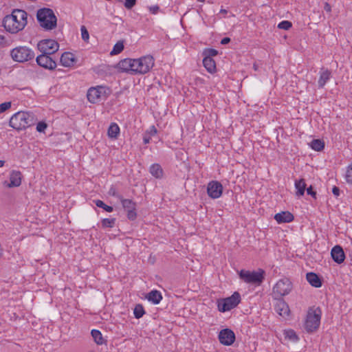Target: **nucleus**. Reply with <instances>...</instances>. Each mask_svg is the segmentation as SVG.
<instances>
[{
	"mask_svg": "<svg viewBox=\"0 0 352 352\" xmlns=\"http://www.w3.org/2000/svg\"><path fill=\"white\" fill-rule=\"evenodd\" d=\"M155 65V59L151 55L138 58H124L118 62L116 69L121 72L132 74H145Z\"/></svg>",
	"mask_w": 352,
	"mask_h": 352,
	"instance_id": "f257e3e1",
	"label": "nucleus"
},
{
	"mask_svg": "<svg viewBox=\"0 0 352 352\" xmlns=\"http://www.w3.org/2000/svg\"><path fill=\"white\" fill-rule=\"evenodd\" d=\"M27 16L26 12L23 10H14L10 14L4 17L3 25L7 32L16 34L27 25Z\"/></svg>",
	"mask_w": 352,
	"mask_h": 352,
	"instance_id": "f03ea898",
	"label": "nucleus"
},
{
	"mask_svg": "<svg viewBox=\"0 0 352 352\" xmlns=\"http://www.w3.org/2000/svg\"><path fill=\"white\" fill-rule=\"evenodd\" d=\"M37 20L40 25L46 30H52L56 27L57 19L50 8H41L37 11Z\"/></svg>",
	"mask_w": 352,
	"mask_h": 352,
	"instance_id": "7ed1b4c3",
	"label": "nucleus"
},
{
	"mask_svg": "<svg viewBox=\"0 0 352 352\" xmlns=\"http://www.w3.org/2000/svg\"><path fill=\"white\" fill-rule=\"evenodd\" d=\"M33 115L25 111H19L16 113L10 120V126L18 131L24 129L33 124Z\"/></svg>",
	"mask_w": 352,
	"mask_h": 352,
	"instance_id": "20e7f679",
	"label": "nucleus"
},
{
	"mask_svg": "<svg viewBox=\"0 0 352 352\" xmlns=\"http://www.w3.org/2000/svg\"><path fill=\"white\" fill-rule=\"evenodd\" d=\"M321 310L319 307L309 308L304 323V328L307 333L316 331L320 323Z\"/></svg>",
	"mask_w": 352,
	"mask_h": 352,
	"instance_id": "39448f33",
	"label": "nucleus"
},
{
	"mask_svg": "<svg viewBox=\"0 0 352 352\" xmlns=\"http://www.w3.org/2000/svg\"><path fill=\"white\" fill-rule=\"evenodd\" d=\"M10 56L14 61L24 63L33 59L35 54L30 48L19 46L11 50Z\"/></svg>",
	"mask_w": 352,
	"mask_h": 352,
	"instance_id": "423d86ee",
	"label": "nucleus"
},
{
	"mask_svg": "<svg viewBox=\"0 0 352 352\" xmlns=\"http://www.w3.org/2000/svg\"><path fill=\"white\" fill-rule=\"evenodd\" d=\"M110 90L105 86H96L88 89L87 100L91 103H97L104 100L109 95Z\"/></svg>",
	"mask_w": 352,
	"mask_h": 352,
	"instance_id": "0eeeda50",
	"label": "nucleus"
},
{
	"mask_svg": "<svg viewBox=\"0 0 352 352\" xmlns=\"http://www.w3.org/2000/svg\"><path fill=\"white\" fill-rule=\"evenodd\" d=\"M241 301L238 292H234L231 296L217 300V308L220 312H226L236 307Z\"/></svg>",
	"mask_w": 352,
	"mask_h": 352,
	"instance_id": "6e6552de",
	"label": "nucleus"
},
{
	"mask_svg": "<svg viewBox=\"0 0 352 352\" xmlns=\"http://www.w3.org/2000/svg\"><path fill=\"white\" fill-rule=\"evenodd\" d=\"M264 273L261 269L253 272L242 270L239 275L240 278L247 283L260 285L264 279Z\"/></svg>",
	"mask_w": 352,
	"mask_h": 352,
	"instance_id": "1a4fd4ad",
	"label": "nucleus"
},
{
	"mask_svg": "<svg viewBox=\"0 0 352 352\" xmlns=\"http://www.w3.org/2000/svg\"><path fill=\"white\" fill-rule=\"evenodd\" d=\"M292 289V285L289 279L279 280L273 287V294L276 298L287 295Z\"/></svg>",
	"mask_w": 352,
	"mask_h": 352,
	"instance_id": "9d476101",
	"label": "nucleus"
},
{
	"mask_svg": "<svg viewBox=\"0 0 352 352\" xmlns=\"http://www.w3.org/2000/svg\"><path fill=\"white\" fill-rule=\"evenodd\" d=\"M37 47L41 53L53 54L58 50L59 44L53 39H44L38 42Z\"/></svg>",
	"mask_w": 352,
	"mask_h": 352,
	"instance_id": "9b49d317",
	"label": "nucleus"
},
{
	"mask_svg": "<svg viewBox=\"0 0 352 352\" xmlns=\"http://www.w3.org/2000/svg\"><path fill=\"white\" fill-rule=\"evenodd\" d=\"M49 55L42 53L36 57V63L43 68L53 70L56 67V63Z\"/></svg>",
	"mask_w": 352,
	"mask_h": 352,
	"instance_id": "f8f14e48",
	"label": "nucleus"
},
{
	"mask_svg": "<svg viewBox=\"0 0 352 352\" xmlns=\"http://www.w3.org/2000/svg\"><path fill=\"white\" fill-rule=\"evenodd\" d=\"M219 340L221 344L230 346L235 341V334L231 329H224L219 332Z\"/></svg>",
	"mask_w": 352,
	"mask_h": 352,
	"instance_id": "ddd939ff",
	"label": "nucleus"
},
{
	"mask_svg": "<svg viewBox=\"0 0 352 352\" xmlns=\"http://www.w3.org/2000/svg\"><path fill=\"white\" fill-rule=\"evenodd\" d=\"M207 192L212 199H217L221 197L223 192V186L220 182L217 181L210 182L208 184Z\"/></svg>",
	"mask_w": 352,
	"mask_h": 352,
	"instance_id": "4468645a",
	"label": "nucleus"
},
{
	"mask_svg": "<svg viewBox=\"0 0 352 352\" xmlns=\"http://www.w3.org/2000/svg\"><path fill=\"white\" fill-rule=\"evenodd\" d=\"M121 202L123 208L127 212L128 219L130 220H134L137 217L135 212V203L131 199L122 198L121 199Z\"/></svg>",
	"mask_w": 352,
	"mask_h": 352,
	"instance_id": "2eb2a0df",
	"label": "nucleus"
},
{
	"mask_svg": "<svg viewBox=\"0 0 352 352\" xmlns=\"http://www.w3.org/2000/svg\"><path fill=\"white\" fill-rule=\"evenodd\" d=\"M21 177L20 171L12 170L10 175V182H4L3 185L8 188L18 187L21 184Z\"/></svg>",
	"mask_w": 352,
	"mask_h": 352,
	"instance_id": "dca6fc26",
	"label": "nucleus"
},
{
	"mask_svg": "<svg viewBox=\"0 0 352 352\" xmlns=\"http://www.w3.org/2000/svg\"><path fill=\"white\" fill-rule=\"evenodd\" d=\"M331 255L333 260L338 264L343 263L345 259L344 250L342 248L338 245L332 248Z\"/></svg>",
	"mask_w": 352,
	"mask_h": 352,
	"instance_id": "f3484780",
	"label": "nucleus"
},
{
	"mask_svg": "<svg viewBox=\"0 0 352 352\" xmlns=\"http://www.w3.org/2000/svg\"><path fill=\"white\" fill-rule=\"evenodd\" d=\"M60 61L63 66L71 67L74 65L76 62V59L74 54L66 52L61 55Z\"/></svg>",
	"mask_w": 352,
	"mask_h": 352,
	"instance_id": "a211bd4d",
	"label": "nucleus"
},
{
	"mask_svg": "<svg viewBox=\"0 0 352 352\" xmlns=\"http://www.w3.org/2000/svg\"><path fill=\"white\" fill-rule=\"evenodd\" d=\"M294 219V215L289 211H282L274 215V219L278 223H289Z\"/></svg>",
	"mask_w": 352,
	"mask_h": 352,
	"instance_id": "6ab92c4d",
	"label": "nucleus"
},
{
	"mask_svg": "<svg viewBox=\"0 0 352 352\" xmlns=\"http://www.w3.org/2000/svg\"><path fill=\"white\" fill-rule=\"evenodd\" d=\"M275 311L278 315L284 318L289 316L290 312L288 305L283 300H280L276 302Z\"/></svg>",
	"mask_w": 352,
	"mask_h": 352,
	"instance_id": "aec40b11",
	"label": "nucleus"
},
{
	"mask_svg": "<svg viewBox=\"0 0 352 352\" xmlns=\"http://www.w3.org/2000/svg\"><path fill=\"white\" fill-rule=\"evenodd\" d=\"M203 64L206 69L210 74H214L217 71L215 61L209 56H206L203 60Z\"/></svg>",
	"mask_w": 352,
	"mask_h": 352,
	"instance_id": "412c9836",
	"label": "nucleus"
},
{
	"mask_svg": "<svg viewBox=\"0 0 352 352\" xmlns=\"http://www.w3.org/2000/svg\"><path fill=\"white\" fill-rule=\"evenodd\" d=\"M306 278L309 284L315 287H320L322 282L318 276L313 272H309L306 275Z\"/></svg>",
	"mask_w": 352,
	"mask_h": 352,
	"instance_id": "4be33fe9",
	"label": "nucleus"
},
{
	"mask_svg": "<svg viewBox=\"0 0 352 352\" xmlns=\"http://www.w3.org/2000/svg\"><path fill=\"white\" fill-rule=\"evenodd\" d=\"M285 339L293 343L299 341L300 338L296 334V331L293 329H285L283 331Z\"/></svg>",
	"mask_w": 352,
	"mask_h": 352,
	"instance_id": "5701e85b",
	"label": "nucleus"
},
{
	"mask_svg": "<svg viewBox=\"0 0 352 352\" xmlns=\"http://www.w3.org/2000/svg\"><path fill=\"white\" fill-rule=\"evenodd\" d=\"M120 134V127L116 123H111L108 128L107 135L109 138L117 139Z\"/></svg>",
	"mask_w": 352,
	"mask_h": 352,
	"instance_id": "b1692460",
	"label": "nucleus"
},
{
	"mask_svg": "<svg viewBox=\"0 0 352 352\" xmlns=\"http://www.w3.org/2000/svg\"><path fill=\"white\" fill-rule=\"evenodd\" d=\"M147 299L154 304H158L162 299V294L157 290H152L146 296Z\"/></svg>",
	"mask_w": 352,
	"mask_h": 352,
	"instance_id": "393cba45",
	"label": "nucleus"
},
{
	"mask_svg": "<svg viewBox=\"0 0 352 352\" xmlns=\"http://www.w3.org/2000/svg\"><path fill=\"white\" fill-rule=\"evenodd\" d=\"M331 76V72L328 69L322 70L320 72V76L318 80V85L323 87Z\"/></svg>",
	"mask_w": 352,
	"mask_h": 352,
	"instance_id": "a878e982",
	"label": "nucleus"
},
{
	"mask_svg": "<svg viewBox=\"0 0 352 352\" xmlns=\"http://www.w3.org/2000/svg\"><path fill=\"white\" fill-rule=\"evenodd\" d=\"M150 173L156 178H161L163 176V170L158 164H154L150 167Z\"/></svg>",
	"mask_w": 352,
	"mask_h": 352,
	"instance_id": "bb28decb",
	"label": "nucleus"
},
{
	"mask_svg": "<svg viewBox=\"0 0 352 352\" xmlns=\"http://www.w3.org/2000/svg\"><path fill=\"white\" fill-rule=\"evenodd\" d=\"M295 187L297 190L296 195L298 196L303 195L306 188V184L305 180L303 179H300L298 181H296Z\"/></svg>",
	"mask_w": 352,
	"mask_h": 352,
	"instance_id": "cd10ccee",
	"label": "nucleus"
},
{
	"mask_svg": "<svg viewBox=\"0 0 352 352\" xmlns=\"http://www.w3.org/2000/svg\"><path fill=\"white\" fill-rule=\"evenodd\" d=\"M312 149L316 151H322L324 147V143L320 140H314L310 143Z\"/></svg>",
	"mask_w": 352,
	"mask_h": 352,
	"instance_id": "c85d7f7f",
	"label": "nucleus"
},
{
	"mask_svg": "<svg viewBox=\"0 0 352 352\" xmlns=\"http://www.w3.org/2000/svg\"><path fill=\"white\" fill-rule=\"evenodd\" d=\"M91 336L97 344L103 343V338L100 331L94 329L91 331Z\"/></svg>",
	"mask_w": 352,
	"mask_h": 352,
	"instance_id": "c756f323",
	"label": "nucleus"
},
{
	"mask_svg": "<svg viewBox=\"0 0 352 352\" xmlns=\"http://www.w3.org/2000/svg\"><path fill=\"white\" fill-rule=\"evenodd\" d=\"M124 50V43L122 41H118L115 44L112 51L111 52V55H116L120 54Z\"/></svg>",
	"mask_w": 352,
	"mask_h": 352,
	"instance_id": "7c9ffc66",
	"label": "nucleus"
},
{
	"mask_svg": "<svg viewBox=\"0 0 352 352\" xmlns=\"http://www.w3.org/2000/svg\"><path fill=\"white\" fill-rule=\"evenodd\" d=\"M134 316L136 318H140L145 314L144 307L142 305H137L133 311Z\"/></svg>",
	"mask_w": 352,
	"mask_h": 352,
	"instance_id": "2f4dec72",
	"label": "nucleus"
},
{
	"mask_svg": "<svg viewBox=\"0 0 352 352\" xmlns=\"http://www.w3.org/2000/svg\"><path fill=\"white\" fill-rule=\"evenodd\" d=\"M345 180L348 184H352V162L346 168Z\"/></svg>",
	"mask_w": 352,
	"mask_h": 352,
	"instance_id": "473e14b6",
	"label": "nucleus"
},
{
	"mask_svg": "<svg viewBox=\"0 0 352 352\" xmlns=\"http://www.w3.org/2000/svg\"><path fill=\"white\" fill-rule=\"evenodd\" d=\"M94 202L98 207L103 208L104 210H106L108 212H111L113 211V208L111 206L106 205L101 200L98 199V200L94 201Z\"/></svg>",
	"mask_w": 352,
	"mask_h": 352,
	"instance_id": "72a5a7b5",
	"label": "nucleus"
},
{
	"mask_svg": "<svg viewBox=\"0 0 352 352\" xmlns=\"http://www.w3.org/2000/svg\"><path fill=\"white\" fill-rule=\"evenodd\" d=\"M116 219H104L102 221V226L103 228H113L115 224Z\"/></svg>",
	"mask_w": 352,
	"mask_h": 352,
	"instance_id": "f704fd0d",
	"label": "nucleus"
},
{
	"mask_svg": "<svg viewBox=\"0 0 352 352\" xmlns=\"http://www.w3.org/2000/svg\"><path fill=\"white\" fill-rule=\"evenodd\" d=\"M292 23L288 21H281L278 25V28L279 29L287 30L292 27Z\"/></svg>",
	"mask_w": 352,
	"mask_h": 352,
	"instance_id": "c9c22d12",
	"label": "nucleus"
},
{
	"mask_svg": "<svg viewBox=\"0 0 352 352\" xmlns=\"http://www.w3.org/2000/svg\"><path fill=\"white\" fill-rule=\"evenodd\" d=\"M80 30H81V36H82V38L85 41H89V32L87 30V28L85 27V26H82L81 28H80Z\"/></svg>",
	"mask_w": 352,
	"mask_h": 352,
	"instance_id": "e433bc0d",
	"label": "nucleus"
},
{
	"mask_svg": "<svg viewBox=\"0 0 352 352\" xmlns=\"http://www.w3.org/2000/svg\"><path fill=\"white\" fill-rule=\"evenodd\" d=\"M47 124L45 122H39L36 125V131L38 132H44L47 129Z\"/></svg>",
	"mask_w": 352,
	"mask_h": 352,
	"instance_id": "4c0bfd02",
	"label": "nucleus"
},
{
	"mask_svg": "<svg viewBox=\"0 0 352 352\" xmlns=\"http://www.w3.org/2000/svg\"><path fill=\"white\" fill-rule=\"evenodd\" d=\"M11 107L10 102H6L0 104V113L6 111Z\"/></svg>",
	"mask_w": 352,
	"mask_h": 352,
	"instance_id": "58836bf2",
	"label": "nucleus"
},
{
	"mask_svg": "<svg viewBox=\"0 0 352 352\" xmlns=\"http://www.w3.org/2000/svg\"><path fill=\"white\" fill-rule=\"evenodd\" d=\"M157 129L155 127V126H151L146 131V134H147L148 135L152 137V136H154L157 134Z\"/></svg>",
	"mask_w": 352,
	"mask_h": 352,
	"instance_id": "ea45409f",
	"label": "nucleus"
},
{
	"mask_svg": "<svg viewBox=\"0 0 352 352\" xmlns=\"http://www.w3.org/2000/svg\"><path fill=\"white\" fill-rule=\"evenodd\" d=\"M136 3V0H125L124 6L126 9H131Z\"/></svg>",
	"mask_w": 352,
	"mask_h": 352,
	"instance_id": "a19ab883",
	"label": "nucleus"
},
{
	"mask_svg": "<svg viewBox=\"0 0 352 352\" xmlns=\"http://www.w3.org/2000/svg\"><path fill=\"white\" fill-rule=\"evenodd\" d=\"M204 53L206 55V56L212 58V56H215L217 54V51L214 49H208L204 52Z\"/></svg>",
	"mask_w": 352,
	"mask_h": 352,
	"instance_id": "79ce46f5",
	"label": "nucleus"
},
{
	"mask_svg": "<svg viewBox=\"0 0 352 352\" xmlns=\"http://www.w3.org/2000/svg\"><path fill=\"white\" fill-rule=\"evenodd\" d=\"M159 9H160L159 6H153L149 7L150 12L154 14L157 13Z\"/></svg>",
	"mask_w": 352,
	"mask_h": 352,
	"instance_id": "37998d69",
	"label": "nucleus"
},
{
	"mask_svg": "<svg viewBox=\"0 0 352 352\" xmlns=\"http://www.w3.org/2000/svg\"><path fill=\"white\" fill-rule=\"evenodd\" d=\"M307 192L308 195H310L312 197H316V193L315 191L313 190V188L311 186H309V188H307Z\"/></svg>",
	"mask_w": 352,
	"mask_h": 352,
	"instance_id": "c03bdc74",
	"label": "nucleus"
},
{
	"mask_svg": "<svg viewBox=\"0 0 352 352\" xmlns=\"http://www.w3.org/2000/svg\"><path fill=\"white\" fill-rule=\"evenodd\" d=\"M151 139V137L148 135L147 134H144V138H143V140H144V144H148L149 143L150 140Z\"/></svg>",
	"mask_w": 352,
	"mask_h": 352,
	"instance_id": "a18cd8bd",
	"label": "nucleus"
},
{
	"mask_svg": "<svg viewBox=\"0 0 352 352\" xmlns=\"http://www.w3.org/2000/svg\"><path fill=\"white\" fill-rule=\"evenodd\" d=\"M332 192L336 196H338L340 195V189L336 186L333 188Z\"/></svg>",
	"mask_w": 352,
	"mask_h": 352,
	"instance_id": "49530a36",
	"label": "nucleus"
},
{
	"mask_svg": "<svg viewBox=\"0 0 352 352\" xmlns=\"http://www.w3.org/2000/svg\"><path fill=\"white\" fill-rule=\"evenodd\" d=\"M230 41V38H228V37H225V38H223L221 40V44H223V45H226V44L228 43Z\"/></svg>",
	"mask_w": 352,
	"mask_h": 352,
	"instance_id": "de8ad7c7",
	"label": "nucleus"
},
{
	"mask_svg": "<svg viewBox=\"0 0 352 352\" xmlns=\"http://www.w3.org/2000/svg\"><path fill=\"white\" fill-rule=\"evenodd\" d=\"M324 10L328 12H330L331 11V7L328 3H325Z\"/></svg>",
	"mask_w": 352,
	"mask_h": 352,
	"instance_id": "09e8293b",
	"label": "nucleus"
},
{
	"mask_svg": "<svg viewBox=\"0 0 352 352\" xmlns=\"http://www.w3.org/2000/svg\"><path fill=\"white\" fill-rule=\"evenodd\" d=\"M220 12L222 13V14H227L228 11L226 10H225V9H221L220 10Z\"/></svg>",
	"mask_w": 352,
	"mask_h": 352,
	"instance_id": "8fccbe9b",
	"label": "nucleus"
},
{
	"mask_svg": "<svg viewBox=\"0 0 352 352\" xmlns=\"http://www.w3.org/2000/svg\"><path fill=\"white\" fill-rule=\"evenodd\" d=\"M110 193H111L113 195H116V190H115V189L111 188L110 190Z\"/></svg>",
	"mask_w": 352,
	"mask_h": 352,
	"instance_id": "3c124183",
	"label": "nucleus"
},
{
	"mask_svg": "<svg viewBox=\"0 0 352 352\" xmlns=\"http://www.w3.org/2000/svg\"><path fill=\"white\" fill-rule=\"evenodd\" d=\"M4 164H5V162H4V161H3V160H0V168H1V167H2V166H3Z\"/></svg>",
	"mask_w": 352,
	"mask_h": 352,
	"instance_id": "603ef678",
	"label": "nucleus"
},
{
	"mask_svg": "<svg viewBox=\"0 0 352 352\" xmlns=\"http://www.w3.org/2000/svg\"><path fill=\"white\" fill-rule=\"evenodd\" d=\"M4 41V37L0 35V43H1Z\"/></svg>",
	"mask_w": 352,
	"mask_h": 352,
	"instance_id": "864d4df0",
	"label": "nucleus"
},
{
	"mask_svg": "<svg viewBox=\"0 0 352 352\" xmlns=\"http://www.w3.org/2000/svg\"><path fill=\"white\" fill-rule=\"evenodd\" d=\"M253 67L254 70H257V65L256 64H254Z\"/></svg>",
	"mask_w": 352,
	"mask_h": 352,
	"instance_id": "5fc2aeb1",
	"label": "nucleus"
},
{
	"mask_svg": "<svg viewBox=\"0 0 352 352\" xmlns=\"http://www.w3.org/2000/svg\"><path fill=\"white\" fill-rule=\"evenodd\" d=\"M199 2H204L205 0H197Z\"/></svg>",
	"mask_w": 352,
	"mask_h": 352,
	"instance_id": "6e6d98bb",
	"label": "nucleus"
}]
</instances>
